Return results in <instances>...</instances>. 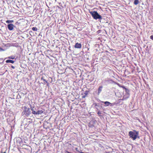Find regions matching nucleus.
Instances as JSON below:
<instances>
[{
  "instance_id": "1",
  "label": "nucleus",
  "mask_w": 153,
  "mask_h": 153,
  "mask_svg": "<svg viewBox=\"0 0 153 153\" xmlns=\"http://www.w3.org/2000/svg\"><path fill=\"white\" fill-rule=\"evenodd\" d=\"M138 133L136 130L130 131L129 132L128 135L133 140H135L138 137Z\"/></svg>"
},
{
  "instance_id": "2",
  "label": "nucleus",
  "mask_w": 153,
  "mask_h": 153,
  "mask_svg": "<svg viewBox=\"0 0 153 153\" xmlns=\"http://www.w3.org/2000/svg\"><path fill=\"white\" fill-rule=\"evenodd\" d=\"M89 13L91 15L93 18L95 19H102V16L99 14L97 11H90Z\"/></svg>"
},
{
  "instance_id": "3",
  "label": "nucleus",
  "mask_w": 153,
  "mask_h": 153,
  "mask_svg": "<svg viewBox=\"0 0 153 153\" xmlns=\"http://www.w3.org/2000/svg\"><path fill=\"white\" fill-rule=\"evenodd\" d=\"M31 110L32 111V113L34 114H39L43 113V111L42 110H39L37 111H34L33 109L32 108H31Z\"/></svg>"
},
{
  "instance_id": "4",
  "label": "nucleus",
  "mask_w": 153,
  "mask_h": 153,
  "mask_svg": "<svg viewBox=\"0 0 153 153\" xmlns=\"http://www.w3.org/2000/svg\"><path fill=\"white\" fill-rule=\"evenodd\" d=\"M7 27L9 30H12L14 29V25L13 24H10L7 25Z\"/></svg>"
},
{
  "instance_id": "5",
  "label": "nucleus",
  "mask_w": 153,
  "mask_h": 153,
  "mask_svg": "<svg viewBox=\"0 0 153 153\" xmlns=\"http://www.w3.org/2000/svg\"><path fill=\"white\" fill-rule=\"evenodd\" d=\"M82 47V44L78 42L76 43L74 45V48H76L80 49Z\"/></svg>"
},
{
  "instance_id": "6",
  "label": "nucleus",
  "mask_w": 153,
  "mask_h": 153,
  "mask_svg": "<svg viewBox=\"0 0 153 153\" xmlns=\"http://www.w3.org/2000/svg\"><path fill=\"white\" fill-rule=\"evenodd\" d=\"M89 92V91H85L84 93V95L82 96V98H85L87 96V95L88 94V93Z\"/></svg>"
},
{
  "instance_id": "7",
  "label": "nucleus",
  "mask_w": 153,
  "mask_h": 153,
  "mask_svg": "<svg viewBox=\"0 0 153 153\" xmlns=\"http://www.w3.org/2000/svg\"><path fill=\"white\" fill-rule=\"evenodd\" d=\"M6 63H14V60H12L11 59H7L6 60Z\"/></svg>"
},
{
  "instance_id": "8",
  "label": "nucleus",
  "mask_w": 153,
  "mask_h": 153,
  "mask_svg": "<svg viewBox=\"0 0 153 153\" xmlns=\"http://www.w3.org/2000/svg\"><path fill=\"white\" fill-rule=\"evenodd\" d=\"M104 102V104L105 105V106H108L110 105V104H111L108 101H105V102Z\"/></svg>"
},
{
  "instance_id": "9",
  "label": "nucleus",
  "mask_w": 153,
  "mask_h": 153,
  "mask_svg": "<svg viewBox=\"0 0 153 153\" xmlns=\"http://www.w3.org/2000/svg\"><path fill=\"white\" fill-rule=\"evenodd\" d=\"M14 22V21L13 20H8L7 21H6V22L7 24H10V23H13Z\"/></svg>"
},
{
  "instance_id": "10",
  "label": "nucleus",
  "mask_w": 153,
  "mask_h": 153,
  "mask_svg": "<svg viewBox=\"0 0 153 153\" xmlns=\"http://www.w3.org/2000/svg\"><path fill=\"white\" fill-rule=\"evenodd\" d=\"M102 88V86L99 87L98 89V94L100 93L101 92Z\"/></svg>"
},
{
  "instance_id": "11",
  "label": "nucleus",
  "mask_w": 153,
  "mask_h": 153,
  "mask_svg": "<svg viewBox=\"0 0 153 153\" xmlns=\"http://www.w3.org/2000/svg\"><path fill=\"white\" fill-rule=\"evenodd\" d=\"M139 3V1L138 0H135L134 2V4L135 5Z\"/></svg>"
},
{
  "instance_id": "12",
  "label": "nucleus",
  "mask_w": 153,
  "mask_h": 153,
  "mask_svg": "<svg viewBox=\"0 0 153 153\" xmlns=\"http://www.w3.org/2000/svg\"><path fill=\"white\" fill-rule=\"evenodd\" d=\"M32 29L33 31H37L38 30L37 28L36 27H33Z\"/></svg>"
},
{
  "instance_id": "13",
  "label": "nucleus",
  "mask_w": 153,
  "mask_h": 153,
  "mask_svg": "<svg viewBox=\"0 0 153 153\" xmlns=\"http://www.w3.org/2000/svg\"><path fill=\"white\" fill-rule=\"evenodd\" d=\"M41 80H43V81H44L46 83H48V82L45 79H44V78H43V77H41Z\"/></svg>"
},
{
  "instance_id": "14",
  "label": "nucleus",
  "mask_w": 153,
  "mask_h": 153,
  "mask_svg": "<svg viewBox=\"0 0 153 153\" xmlns=\"http://www.w3.org/2000/svg\"><path fill=\"white\" fill-rule=\"evenodd\" d=\"M8 58L13 59L15 58V56H10L8 57Z\"/></svg>"
},
{
  "instance_id": "15",
  "label": "nucleus",
  "mask_w": 153,
  "mask_h": 153,
  "mask_svg": "<svg viewBox=\"0 0 153 153\" xmlns=\"http://www.w3.org/2000/svg\"><path fill=\"white\" fill-rule=\"evenodd\" d=\"M111 149V151L105 152V153H112V152L113 151V149Z\"/></svg>"
},
{
  "instance_id": "16",
  "label": "nucleus",
  "mask_w": 153,
  "mask_h": 153,
  "mask_svg": "<svg viewBox=\"0 0 153 153\" xmlns=\"http://www.w3.org/2000/svg\"><path fill=\"white\" fill-rule=\"evenodd\" d=\"M150 39L153 40V35H151L150 36Z\"/></svg>"
},
{
  "instance_id": "17",
  "label": "nucleus",
  "mask_w": 153,
  "mask_h": 153,
  "mask_svg": "<svg viewBox=\"0 0 153 153\" xmlns=\"http://www.w3.org/2000/svg\"><path fill=\"white\" fill-rule=\"evenodd\" d=\"M4 51V50H3L2 48L0 47V51Z\"/></svg>"
},
{
  "instance_id": "18",
  "label": "nucleus",
  "mask_w": 153,
  "mask_h": 153,
  "mask_svg": "<svg viewBox=\"0 0 153 153\" xmlns=\"http://www.w3.org/2000/svg\"><path fill=\"white\" fill-rule=\"evenodd\" d=\"M7 150V149H6V151L5 152H2V151H1V153H6V151Z\"/></svg>"
},
{
  "instance_id": "19",
  "label": "nucleus",
  "mask_w": 153,
  "mask_h": 153,
  "mask_svg": "<svg viewBox=\"0 0 153 153\" xmlns=\"http://www.w3.org/2000/svg\"><path fill=\"white\" fill-rule=\"evenodd\" d=\"M65 153H71L70 152H68V151H66Z\"/></svg>"
},
{
  "instance_id": "20",
  "label": "nucleus",
  "mask_w": 153,
  "mask_h": 153,
  "mask_svg": "<svg viewBox=\"0 0 153 153\" xmlns=\"http://www.w3.org/2000/svg\"><path fill=\"white\" fill-rule=\"evenodd\" d=\"M11 67H12V68H13V69L15 68V67L14 66H12Z\"/></svg>"
},
{
  "instance_id": "21",
  "label": "nucleus",
  "mask_w": 153,
  "mask_h": 153,
  "mask_svg": "<svg viewBox=\"0 0 153 153\" xmlns=\"http://www.w3.org/2000/svg\"><path fill=\"white\" fill-rule=\"evenodd\" d=\"M97 114H101V113H100V111H98V112H97Z\"/></svg>"
},
{
  "instance_id": "22",
  "label": "nucleus",
  "mask_w": 153,
  "mask_h": 153,
  "mask_svg": "<svg viewBox=\"0 0 153 153\" xmlns=\"http://www.w3.org/2000/svg\"><path fill=\"white\" fill-rule=\"evenodd\" d=\"M25 109H27V108H26V107H25Z\"/></svg>"
},
{
  "instance_id": "23",
  "label": "nucleus",
  "mask_w": 153,
  "mask_h": 153,
  "mask_svg": "<svg viewBox=\"0 0 153 153\" xmlns=\"http://www.w3.org/2000/svg\"><path fill=\"white\" fill-rule=\"evenodd\" d=\"M81 153H84V152H81Z\"/></svg>"
},
{
  "instance_id": "24",
  "label": "nucleus",
  "mask_w": 153,
  "mask_h": 153,
  "mask_svg": "<svg viewBox=\"0 0 153 153\" xmlns=\"http://www.w3.org/2000/svg\"><path fill=\"white\" fill-rule=\"evenodd\" d=\"M28 110H29V108H28Z\"/></svg>"
},
{
  "instance_id": "25",
  "label": "nucleus",
  "mask_w": 153,
  "mask_h": 153,
  "mask_svg": "<svg viewBox=\"0 0 153 153\" xmlns=\"http://www.w3.org/2000/svg\"><path fill=\"white\" fill-rule=\"evenodd\" d=\"M77 149V148H76V150Z\"/></svg>"
}]
</instances>
